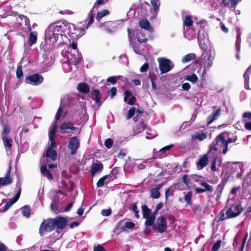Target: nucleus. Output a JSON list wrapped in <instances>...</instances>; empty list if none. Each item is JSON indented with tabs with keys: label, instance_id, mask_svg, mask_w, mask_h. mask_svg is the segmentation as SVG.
I'll list each match as a JSON object with an SVG mask.
<instances>
[{
	"label": "nucleus",
	"instance_id": "f257e3e1",
	"mask_svg": "<svg viewBox=\"0 0 251 251\" xmlns=\"http://www.w3.org/2000/svg\"><path fill=\"white\" fill-rule=\"evenodd\" d=\"M61 55L64 57L65 59L70 64H72L75 66H76L80 62V58L78 54L77 44L73 41L61 51Z\"/></svg>",
	"mask_w": 251,
	"mask_h": 251
},
{
	"label": "nucleus",
	"instance_id": "f03ea898",
	"mask_svg": "<svg viewBox=\"0 0 251 251\" xmlns=\"http://www.w3.org/2000/svg\"><path fill=\"white\" fill-rule=\"evenodd\" d=\"M227 133L226 132H223L217 136L215 139L216 144L214 143L209 146L210 151L212 150L214 151L221 150L220 147L223 146L224 149L222 152L224 154L226 153L228 151V144L231 143H234L237 140V137L235 136L233 138H228L226 140V139L227 137Z\"/></svg>",
	"mask_w": 251,
	"mask_h": 251
},
{
	"label": "nucleus",
	"instance_id": "7ed1b4c3",
	"mask_svg": "<svg viewBox=\"0 0 251 251\" xmlns=\"http://www.w3.org/2000/svg\"><path fill=\"white\" fill-rule=\"evenodd\" d=\"M215 56V50L214 48L210 49L205 50L201 55V58L200 61V64L203 68L202 74V77L206 74L212 66L213 61Z\"/></svg>",
	"mask_w": 251,
	"mask_h": 251
},
{
	"label": "nucleus",
	"instance_id": "20e7f679",
	"mask_svg": "<svg viewBox=\"0 0 251 251\" xmlns=\"http://www.w3.org/2000/svg\"><path fill=\"white\" fill-rule=\"evenodd\" d=\"M61 30H66V26L64 23H56L50 25L45 32L46 41L48 40L52 43H55L58 40V38L55 36L54 32Z\"/></svg>",
	"mask_w": 251,
	"mask_h": 251
},
{
	"label": "nucleus",
	"instance_id": "39448f33",
	"mask_svg": "<svg viewBox=\"0 0 251 251\" xmlns=\"http://www.w3.org/2000/svg\"><path fill=\"white\" fill-rule=\"evenodd\" d=\"M65 115L61 107H59L57 111V113L55 117V121L53 124V125L49 131V141L50 142V146L48 148L53 149L56 147V142L55 141V137L56 136V130H57V124L56 122L58 120H59L60 118L63 116H64Z\"/></svg>",
	"mask_w": 251,
	"mask_h": 251
},
{
	"label": "nucleus",
	"instance_id": "423d86ee",
	"mask_svg": "<svg viewBox=\"0 0 251 251\" xmlns=\"http://www.w3.org/2000/svg\"><path fill=\"white\" fill-rule=\"evenodd\" d=\"M67 32L70 37L74 39H78L85 34V29L84 27L79 26L76 27L73 24H65Z\"/></svg>",
	"mask_w": 251,
	"mask_h": 251
},
{
	"label": "nucleus",
	"instance_id": "0eeeda50",
	"mask_svg": "<svg viewBox=\"0 0 251 251\" xmlns=\"http://www.w3.org/2000/svg\"><path fill=\"white\" fill-rule=\"evenodd\" d=\"M157 61L159 63V68L162 74L168 73L174 67L173 63L169 59L160 57L157 59Z\"/></svg>",
	"mask_w": 251,
	"mask_h": 251
},
{
	"label": "nucleus",
	"instance_id": "6e6552de",
	"mask_svg": "<svg viewBox=\"0 0 251 251\" xmlns=\"http://www.w3.org/2000/svg\"><path fill=\"white\" fill-rule=\"evenodd\" d=\"M153 229L160 233L164 232L167 229V222L166 218L162 216L158 217L153 225Z\"/></svg>",
	"mask_w": 251,
	"mask_h": 251
},
{
	"label": "nucleus",
	"instance_id": "1a4fd4ad",
	"mask_svg": "<svg viewBox=\"0 0 251 251\" xmlns=\"http://www.w3.org/2000/svg\"><path fill=\"white\" fill-rule=\"evenodd\" d=\"M53 219H49L44 221L40 225L39 232L43 235L46 232L52 231L54 229Z\"/></svg>",
	"mask_w": 251,
	"mask_h": 251
},
{
	"label": "nucleus",
	"instance_id": "9d476101",
	"mask_svg": "<svg viewBox=\"0 0 251 251\" xmlns=\"http://www.w3.org/2000/svg\"><path fill=\"white\" fill-rule=\"evenodd\" d=\"M44 80L42 75L39 74L29 75L25 78V81L26 84L33 86H37L41 84Z\"/></svg>",
	"mask_w": 251,
	"mask_h": 251
},
{
	"label": "nucleus",
	"instance_id": "9b49d317",
	"mask_svg": "<svg viewBox=\"0 0 251 251\" xmlns=\"http://www.w3.org/2000/svg\"><path fill=\"white\" fill-rule=\"evenodd\" d=\"M80 147V141L76 136L71 137L69 141L68 148L71 151L70 154L72 155L76 153Z\"/></svg>",
	"mask_w": 251,
	"mask_h": 251
},
{
	"label": "nucleus",
	"instance_id": "f8f14e48",
	"mask_svg": "<svg viewBox=\"0 0 251 251\" xmlns=\"http://www.w3.org/2000/svg\"><path fill=\"white\" fill-rule=\"evenodd\" d=\"M243 210V208L240 204H236L229 208L226 214L227 218H232L238 216Z\"/></svg>",
	"mask_w": 251,
	"mask_h": 251
},
{
	"label": "nucleus",
	"instance_id": "ddd939ff",
	"mask_svg": "<svg viewBox=\"0 0 251 251\" xmlns=\"http://www.w3.org/2000/svg\"><path fill=\"white\" fill-rule=\"evenodd\" d=\"M54 228H56V231L59 233L67 224L68 220L63 217H58L53 219Z\"/></svg>",
	"mask_w": 251,
	"mask_h": 251
},
{
	"label": "nucleus",
	"instance_id": "4468645a",
	"mask_svg": "<svg viewBox=\"0 0 251 251\" xmlns=\"http://www.w3.org/2000/svg\"><path fill=\"white\" fill-rule=\"evenodd\" d=\"M60 129L63 131V133H69V131H67L68 130H72L74 131H76V133H79L80 129L78 128L75 127L74 126V125L71 122H64L61 124L60 126Z\"/></svg>",
	"mask_w": 251,
	"mask_h": 251
},
{
	"label": "nucleus",
	"instance_id": "2eb2a0df",
	"mask_svg": "<svg viewBox=\"0 0 251 251\" xmlns=\"http://www.w3.org/2000/svg\"><path fill=\"white\" fill-rule=\"evenodd\" d=\"M103 168V164L101 162L96 160L93 162L91 167V173L92 176H94L96 174L100 173Z\"/></svg>",
	"mask_w": 251,
	"mask_h": 251
},
{
	"label": "nucleus",
	"instance_id": "dca6fc26",
	"mask_svg": "<svg viewBox=\"0 0 251 251\" xmlns=\"http://www.w3.org/2000/svg\"><path fill=\"white\" fill-rule=\"evenodd\" d=\"M207 138V132L203 130H199L194 132L191 135V138L193 140L202 141Z\"/></svg>",
	"mask_w": 251,
	"mask_h": 251
},
{
	"label": "nucleus",
	"instance_id": "f3484780",
	"mask_svg": "<svg viewBox=\"0 0 251 251\" xmlns=\"http://www.w3.org/2000/svg\"><path fill=\"white\" fill-rule=\"evenodd\" d=\"M208 163V156L207 154H204L201 156L197 162L198 170H201L206 166Z\"/></svg>",
	"mask_w": 251,
	"mask_h": 251
},
{
	"label": "nucleus",
	"instance_id": "a211bd4d",
	"mask_svg": "<svg viewBox=\"0 0 251 251\" xmlns=\"http://www.w3.org/2000/svg\"><path fill=\"white\" fill-rule=\"evenodd\" d=\"M214 109L212 114L209 115L207 118V125H210L213 121L218 119L221 114L220 108H218L216 106L213 107Z\"/></svg>",
	"mask_w": 251,
	"mask_h": 251
},
{
	"label": "nucleus",
	"instance_id": "6ab92c4d",
	"mask_svg": "<svg viewBox=\"0 0 251 251\" xmlns=\"http://www.w3.org/2000/svg\"><path fill=\"white\" fill-rule=\"evenodd\" d=\"M184 35L185 38L190 41L196 38L197 31L192 27L185 28L184 29Z\"/></svg>",
	"mask_w": 251,
	"mask_h": 251
},
{
	"label": "nucleus",
	"instance_id": "aec40b11",
	"mask_svg": "<svg viewBox=\"0 0 251 251\" xmlns=\"http://www.w3.org/2000/svg\"><path fill=\"white\" fill-rule=\"evenodd\" d=\"M207 37V33L203 30H200L198 33V39L199 46L201 48H204V40Z\"/></svg>",
	"mask_w": 251,
	"mask_h": 251
},
{
	"label": "nucleus",
	"instance_id": "412c9836",
	"mask_svg": "<svg viewBox=\"0 0 251 251\" xmlns=\"http://www.w3.org/2000/svg\"><path fill=\"white\" fill-rule=\"evenodd\" d=\"M10 170L11 167L9 166L6 176L4 177L0 178V186L9 184L12 182V179L10 175Z\"/></svg>",
	"mask_w": 251,
	"mask_h": 251
},
{
	"label": "nucleus",
	"instance_id": "4be33fe9",
	"mask_svg": "<svg viewBox=\"0 0 251 251\" xmlns=\"http://www.w3.org/2000/svg\"><path fill=\"white\" fill-rule=\"evenodd\" d=\"M251 75V65L248 67L244 75V78L245 81V88L246 89H250L249 79Z\"/></svg>",
	"mask_w": 251,
	"mask_h": 251
},
{
	"label": "nucleus",
	"instance_id": "5701e85b",
	"mask_svg": "<svg viewBox=\"0 0 251 251\" xmlns=\"http://www.w3.org/2000/svg\"><path fill=\"white\" fill-rule=\"evenodd\" d=\"M21 188H19L18 192L15 195L14 198L10 199L8 200V201L7 202L6 205H5V208L4 210V211H5L7 210L8 208H10V207L15 202H16L19 199L20 194H21Z\"/></svg>",
	"mask_w": 251,
	"mask_h": 251
},
{
	"label": "nucleus",
	"instance_id": "b1692460",
	"mask_svg": "<svg viewBox=\"0 0 251 251\" xmlns=\"http://www.w3.org/2000/svg\"><path fill=\"white\" fill-rule=\"evenodd\" d=\"M2 139L4 146L6 149V151L8 152L10 150L12 147L13 140L9 136L2 137Z\"/></svg>",
	"mask_w": 251,
	"mask_h": 251
},
{
	"label": "nucleus",
	"instance_id": "393cba45",
	"mask_svg": "<svg viewBox=\"0 0 251 251\" xmlns=\"http://www.w3.org/2000/svg\"><path fill=\"white\" fill-rule=\"evenodd\" d=\"M241 0H222V4L226 7L231 8L234 7Z\"/></svg>",
	"mask_w": 251,
	"mask_h": 251
},
{
	"label": "nucleus",
	"instance_id": "a878e982",
	"mask_svg": "<svg viewBox=\"0 0 251 251\" xmlns=\"http://www.w3.org/2000/svg\"><path fill=\"white\" fill-rule=\"evenodd\" d=\"M77 89L80 92L87 93L89 91V86L86 83H79L77 85Z\"/></svg>",
	"mask_w": 251,
	"mask_h": 251
},
{
	"label": "nucleus",
	"instance_id": "bb28decb",
	"mask_svg": "<svg viewBox=\"0 0 251 251\" xmlns=\"http://www.w3.org/2000/svg\"><path fill=\"white\" fill-rule=\"evenodd\" d=\"M46 155L47 157L50 158L52 161L56 159L57 152L53 149L48 148L46 152Z\"/></svg>",
	"mask_w": 251,
	"mask_h": 251
},
{
	"label": "nucleus",
	"instance_id": "cd10ccee",
	"mask_svg": "<svg viewBox=\"0 0 251 251\" xmlns=\"http://www.w3.org/2000/svg\"><path fill=\"white\" fill-rule=\"evenodd\" d=\"M102 25L106 27L105 31L110 33L115 30L114 23L112 22H106L102 24Z\"/></svg>",
	"mask_w": 251,
	"mask_h": 251
},
{
	"label": "nucleus",
	"instance_id": "c85d7f7f",
	"mask_svg": "<svg viewBox=\"0 0 251 251\" xmlns=\"http://www.w3.org/2000/svg\"><path fill=\"white\" fill-rule=\"evenodd\" d=\"M110 181V176H105L100 178L97 183L98 187L100 188L103 186L105 183L107 184Z\"/></svg>",
	"mask_w": 251,
	"mask_h": 251
},
{
	"label": "nucleus",
	"instance_id": "c756f323",
	"mask_svg": "<svg viewBox=\"0 0 251 251\" xmlns=\"http://www.w3.org/2000/svg\"><path fill=\"white\" fill-rule=\"evenodd\" d=\"M92 96L93 99L95 100L96 103L99 106L101 104V102L100 101L101 95L99 90H94L93 93H92Z\"/></svg>",
	"mask_w": 251,
	"mask_h": 251
},
{
	"label": "nucleus",
	"instance_id": "7c9ffc66",
	"mask_svg": "<svg viewBox=\"0 0 251 251\" xmlns=\"http://www.w3.org/2000/svg\"><path fill=\"white\" fill-rule=\"evenodd\" d=\"M139 25L141 28L148 31H151L152 30L151 24L147 19H143L141 20L140 22Z\"/></svg>",
	"mask_w": 251,
	"mask_h": 251
},
{
	"label": "nucleus",
	"instance_id": "2f4dec72",
	"mask_svg": "<svg viewBox=\"0 0 251 251\" xmlns=\"http://www.w3.org/2000/svg\"><path fill=\"white\" fill-rule=\"evenodd\" d=\"M37 40V32L36 31L30 32L29 38V45L31 46L35 44Z\"/></svg>",
	"mask_w": 251,
	"mask_h": 251
},
{
	"label": "nucleus",
	"instance_id": "473e14b6",
	"mask_svg": "<svg viewBox=\"0 0 251 251\" xmlns=\"http://www.w3.org/2000/svg\"><path fill=\"white\" fill-rule=\"evenodd\" d=\"M41 173L44 175V176H46L48 179L51 180L53 179L52 176L49 172L46 165H43L41 166Z\"/></svg>",
	"mask_w": 251,
	"mask_h": 251
},
{
	"label": "nucleus",
	"instance_id": "72a5a7b5",
	"mask_svg": "<svg viewBox=\"0 0 251 251\" xmlns=\"http://www.w3.org/2000/svg\"><path fill=\"white\" fill-rule=\"evenodd\" d=\"M93 9L89 12L88 15L87 19L85 21V23H86L87 21H88V23L87 24V25L85 27V29H87L90 25L94 22V14L93 13Z\"/></svg>",
	"mask_w": 251,
	"mask_h": 251
},
{
	"label": "nucleus",
	"instance_id": "f704fd0d",
	"mask_svg": "<svg viewBox=\"0 0 251 251\" xmlns=\"http://www.w3.org/2000/svg\"><path fill=\"white\" fill-rule=\"evenodd\" d=\"M192 19L191 16H186L183 20L184 29L185 28H191L190 26L192 25Z\"/></svg>",
	"mask_w": 251,
	"mask_h": 251
},
{
	"label": "nucleus",
	"instance_id": "c9c22d12",
	"mask_svg": "<svg viewBox=\"0 0 251 251\" xmlns=\"http://www.w3.org/2000/svg\"><path fill=\"white\" fill-rule=\"evenodd\" d=\"M184 79L185 80H188L191 82L195 84L197 82L198 80V77L197 75L195 74H192L190 75H186L184 76Z\"/></svg>",
	"mask_w": 251,
	"mask_h": 251
},
{
	"label": "nucleus",
	"instance_id": "e433bc0d",
	"mask_svg": "<svg viewBox=\"0 0 251 251\" xmlns=\"http://www.w3.org/2000/svg\"><path fill=\"white\" fill-rule=\"evenodd\" d=\"M196 57V55L195 53H188L185 55L182 59V62L183 63H186L194 59Z\"/></svg>",
	"mask_w": 251,
	"mask_h": 251
},
{
	"label": "nucleus",
	"instance_id": "4c0bfd02",
	"mask_svg": "<svg viewBox=\"0 0 251 251\" xmlns=\"http://www.w3.org/2000/svg\"><path fill=\"white\" fill-rule=\"evenodd\" d=\"M144 218L146 219L145 225L147 226H151L153 224L155 220V216L154 214H152Z\"/></svg>",
	"mask_w": 251,
	"mask_h": 251
},
{
	"label": "nucleus",
	"instance_id": "58836bf2",
	"mask_svg": "<svg viewBox=\"0 0 251 251\" xmlns=\"http://www.w3.org/2000/svg\"><path fill=\"white\" fill-rule=\"evenodd\" d=\"M151 3L156 15L160 5V1L159 0H151Z\"/></svg>",
	"mask_w": 251,
	"mask_h": 251
},
{
	"label": "nucleus",
	"instance_id": "ea45409f",
	"mask_svg": "<svg viewBox=\"0 0 251 251\" xmlns=\"http://www.w3.org/2000/svg\"><path fill=\"white\" fill-rule=\"evenodd\" d=\"M145 128V125L143 122H140L134 128V131L136 134L141 133Z\"/></svg>",
	"mask_w": 251,
	"mask_h": 251
},
{
	"label": "nucleus",
	"instance_id": "a19ab883",
	"mask_svg": "<svg viewBox=\"0 0 251 251\" xmlns=\"http://www.w3.org/2000/svg\"><path fill=\"white\" fill-rule=\"evenodd\" d=\"M142 209L143 218H146L148 216L151 215V210L146 205H143L142 206Z\"/></svg>",
	"mask_w": 251,
	"mask_h": 251
},
{
	"label": "nucleus",
	"instance_id": "79ce46f5",
	"mask_svg": "<svg viewBox=\"0 0 251 251\" xmlns=\"http://www.w3.org/2000/svg\"><path fill=\"white\" fill-rule=\"evenodd\" d=\"M109 13V11L105 9L98 12L96 17L97 20L99 21L102 18L108 15Z\"/></svg>",
	"mask_w": 251,
	"mask_h": 251
},
{
	"label": "nucleus",
	"instance_id": "37998d69",
	"mask_svg": "<svg viewBox=\"0 0 251 251\" xmlns=\"http://www.w3.org/2000/svg\"><path fill=\"white\" fill-rule=\"evenodd\" d=\"M72 64H70L69 62L64 61L62 63V67L65 73L71 71L72 68L71 65Z\"/></svg>",
	"mask_w": 251,
	"mask_h": 251
},
{
	"label": "nucleus",
	"instance_id": "c03bdc74",
	"mask_svg": "<svg viewBox=\"0 0 251 251\" xmlns=\"http://www.w3.org/2000/svg\"><path fill=\"white\" fill-rule=\"evenodd\" d=\"M200 185L204 188H203L204 190H205L206 191H209V192H212L213 191V188L211 185L207 183L206 182L204 181H202L200 182Z\"/></svg>",
	"mask_w": 251,
	"mask_h": 251
},
{
	"label": "nucleus",
	"instance_id": "a18cd8bd",
	"mask_svg": "<svg viewBox=\"0 0 251 251\" xmlns=\"http://www.w3.org/2000/svg\"><path fill=\"white\" fill-rule=\"evenodd\" d=\"M22 213L23 215L26 217H28L30 214V208L28 206H25L21 208Z\"/></svg>",
	"mask_w": 251,
	"mask_h": 251
},
{
	"label": "nucleus",
	"instance_id": "49530a36",
	"mask_svg": "<svg viewBox=\"0 0 251 251\" xmlns=\"http://www.w3.org/2000/svg\"><path fill=\"white\" fill-rule=\"evenodd\" d=\"M160 196V193L158 190L154 188L151 190V197L153 199H158Z\"/></svg>",
	"mask_w": 251,
	"mask_h": 251
},
{
	"label": "nucleus",
	"instance_id": "de8ad7c7",
	"mask_svg": "<svg viewBox=\"0 0 251 251\" xmlns=\"http://www.w3.org/2000/svg\"><path fill=\"white\" fill-rule=\"evenodd\" d=\"M192 194V192L189 191L184 197V200L188 205L191 204V198Z\"/></svg>",
	"mask_w": 251,
	"mask_h": 251
},
{
	"label": "nucleus",
	"instance_id": "09e8293b",
	"mask_svg": "<svg viewBox=\"0 0 251 251\" xmlns=\"http://www.w3.org/2000/svg\"><path fill=\"white\" fill-rule=\"evenodd\" d=\"M109 0H97L94 5L93 10L98 9V7L102 4L106 3Z\"/></svg>",
	"mask_w": 251,
	"mask_h": 251
},
{
	"label": "nucleus",
	"instance_id": "8fccbe9b",
	"mask_svg": "<svg viewBox=\"0 0 251 251\" xmlns=\"http://www.w3.org/2000/svg\"><path fill=\"white\" fill-rule=\"evenodd\" d=\"M135 226V224L131 222H126L125 226L123 227V230H126V229H132Z\"/></svg>",
	"mask_w": 251,
	"mask_h": 251
},
{
	"label": "nucleus",
	"instance_id": "3c124183",
	"mask_svg": "<svg viewBox=\"0 0 251 251\" xmlns=\"http://www.w3.org/2000/svg\"><path fill=\"white\" fill-rule=\"evenodd\" d=\"M10 129L8 126H4L2 133V137H9L8 134L10 132Z\"/></svg>",
	"mask_w": 251,
	"mask_h": 251
},
{
	"label": "nucleus",
	"instance_id": "603ef678",
	"mask_svg": "<svg viewBox=\"0 0 251 251\" xmlns=\"http://www.w3.org/2000/svg\"><path fill=\"white\" fill-rule=\"evenodd\" d=\"M241 38L240 34L238 33L237 36V39L236 42V49L238 52H239L240 49Z\"/></svg>",
	"mask_w": 251,
	"mask_h": 251
},
{
	"label": "nucleus",
	"instance_id": "864d4df0",
	"mask_svg": "<svg viewBox=\"0 0 251 251\" xmlns=\"http://www.w3.org/2000/svg\"><path fill=\"white\" fill-rule=\"evenodd\" d=\"M244 121L251 120V112L247 111L244 112L242 115Z\"/></svg>",
	"mask_w": 251,
	"mask_h": 251
},
{
	"label": "nucleus",
	"instance_id": "5fc2aeb1",
	"mask_svg": "<svg viewBox=\"0 0 251 251\" xmlns=\"http://www.w3.org/2000/svg\"><path fill=\"white\" fill-rule=\"evenodd\" d=\"M222 241L221 240L217 241L212 247V251H218L221 246Z\"/></svg>",
	"mask_w": 251,
	"mask_h": 251
},
{
	"label": "nucleus",
	"instance_id": "6e6d98bb",
	"mask_svg": "<svg viewBox=\"0 0 251 251\" xmlns=\"http://www.w3.org/2000/svg\"><path fill=\"white\" fill-rule=\"evenodd\" d=\"M135 111V108L134 107L131 108L128 111L126 115V119H130L134 114Z\"/></svg>",
	"mask_w": 251,
	"mask_h": 251
},
{
	"label": "nucleus",
	"instance_id": "4d7b16f0",
	"mask_svg": "<svg viewBox=\"0 0 251 251\" xmlns=\"http://www.w3.org/2000/svg\"><path fill=\"white\" fill-rule=\"evenodd\" d=\"M19 19L22 21L25 22V25H28L30 23V21L29 18H28L26 16L24 15H19L18 16Z\"/></svg>",
	"mask_w": 251,
	"mask_h": 251
},
{
	"label": "nucleus",
	"instance_id": "13d9d810",
	"mask_svg": "<svg viewBox=\"0 0 251 251\" xmlns=\"http://www.w3.org/2000/svg\"><path fill=\"white\" fill-rule=\"evenodd\" d=\"M23 75L22 67L21 66H19L17 67L16 71V75L18 78H20Z\"/></svg>",
	"mask_w": 251,
	"mask_h": 251
},
{
	"label": "nucleus",
	"instance_id": "bf43d9fd",
	"mask_svg": "<svg viewBox=\"0 0 251 251\" xmlns=\"http://www.w3.org/2000/svg\"><path fill=\"white\" fill-rule=\"evenodd\" d=\"M113 143V142L112 140L110 138H108L105 140L104 145L107 148L110 149L111 148Z\"/></svg>",
	"mask_w": 251,
	"mask_h": 251
},
{
	"label": "nucleus",
	"instance_id": "052dcab7",
	"mask_svg": "<svg viewBox=\"0 0 251 251\" xmlns=\"http://www.w3.org/2000/svg\"><path fill=\"white\" fill-rule=\"evenodd\" d=\"M121 77H122V76L121 75H118L117 76H111L107 78V81L112 83H115L116 82L117 79L120 78Z\"/></svg>",
	"mask_w": 251,
	"mask_h": 251
},
{
	"label": "nucleus",
	"instance_id": "680f3d73",
	"mask_svg": "<svg viewBox=\"0 0 251 251\" xmlns=\"http://www.w3.org/2000/svg\"><path fill=\"white\" fill-rule=\"evenodd\" d=\"M131 45L132 46L133 49L136 53L139 54H141L143 53L142 50L140 49V48L139 46L132 45V44Z\"/></svg>",
	"mask_w": 251,
	"mask_h": 251
},
{
	"label": "nucleus",
	"instance_id": "e2e57ef3",
	"mask_svg": "<svg viewBox=\"0 0 251 251\" xmlns=\"http://www.w3.org/2000/svg\"><path fill=\"white\" fill-rule=\"evenodd\" d=\"M65 31H59V32H57V31H55L54 32V35L55 36L58 38V40L59 39V38L60 37L61 38H63V37L64 36L65 38H66V37L65 36H64L63 35V33H65Z\"/></svg>",
	"mask_w": 251,
	"mask_h": 251
},
{
	"label": "nucleus",
	"instance_id": "0e129e2a",
	"mask_svg": "<svg viewBox=\"0 0 251 251\" xmlns=\"http://www.w3.org/2000/svg\"><path fill=\"white\" fill-rule=\"evenodd\" d=\"M111 213V210L108 209H103L101 211V214L103 216H108Z\"/></svg>",
	"mask_w": 251,
	"mask_h": 251
},
{
	"label": "nucleus",
	"instance_id": "69168bd1",
	"mask_svg": "<svg viewBox=\"0 0 251 251\" xmlns=\"http://www.w3.org/2000/svg\"><path fill=\"white\" fill-rule=\"evenodd\" d=\"M156 134L154 131L150 130V132H147V135L146 136L147 139H152L155 137Z\"/></svg>",
	"mask_w": 251,
	"mask_h": 251
},
{
	"label": "nucleus",
	"instance_id": "338daca9",
	"mask_svg": "<svg viewBox=\"0 0 251 251\" xmlns=\"http://www.w3.org/2000/svg\"><path fill=\"white\" fill-rule=\"evenodd\" d=\"M149 69V64L147 63H145L140 69L141 72H145L148 71Z\"/></svg>",
	"mask_w": 251,
	"mask_h": 251
},
{
	"label": "nucleus",
	"instance_id": "774afa93",
	"mask_svg": "<svg viewBox=\"0 0 251 251\" xmlns=\"http://www.w3.org/2000/svg\"><path fill=\"white\" fill-rule=\"evenodd\" d=\"M94 251H105L101 245H98L94 247Z\"/></svg>",
	"mask_w": 251,
	"mask_h": 251
}]
</instances>
